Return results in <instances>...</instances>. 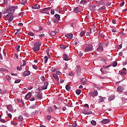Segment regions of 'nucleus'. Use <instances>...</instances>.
Returning a JSON list of instances; mask_svg holds the SVG:
<instances>
[{"label": "nucleus", "mask_w": 127, "mask_h": 127, "mask_svg": "<svg viewBox=\"0 0 127 127\" xmlns=\"http://www.w3.org/2000/svg\"><path fill=\"white\" fill-rule=\"evenodd\" d=\"M30 75V71H25L23 73V76L24 77H27V76H29Z\"/></svg>", "instance_id": "obj_12"}, {"label": "nucleus", "mask_w": 127, "mask_h": 127, "mask_svg": "<svg viewBox=\"0 0 127 127\" xmlns=\"http://www.w3.org/2000/svg\"><path fill=\"white\" fill-rule=\"evenodd\" d=\"M56 34H57V33H59V29H56L55 31Z\"/></svg>", "instance_id": "obj_59"}, {"label": "nucleus", "mask_w": 127, "mask_h": 127, "mask_svg": "<svg viewBox=\"0 0 127 127\" xmlns=\"http://www.w3.org/2000/svg\"><path fill=\"white\" fill-rule=\"evenodd\" d=\"M93 50V45L89 44L85 48L86 52H91Z\"/></svg>", "instance_id": "obj_7"}, {"label": "nucleus", "mask_w": 127, "mask_h": 127, "mask_svg": "<svg viewBox=\"0 0 127 127\" xmlns=\"http://www.w3.org/2000/svg\"><path fill=\"white\" fill-rule=\"evenodd\" d=\"M116 98V96L114 95H111L109 96V98H108L109 101H113V100H115Z\"/></svg>", "instance_id": "obj_17"}, {"label": "nucleus", "mask_w": 127, "mask_h": 127, "mask_svg": "<svg viewBox=\"0 0 127 127\" xmlns=\"http://www.w3.org/2000/svg\"><path fill=\"white\" fill-rule=\"evenodd\" d=\"M81 67L77 66V75L80 76L81 75Z\"/></svg>", "instance_id": "obj_13"}, {"label": "nucleus", "mask_w": 127, "mask_h": 127, "mask_svg": "<svg viewBox=\"0 0 127 127\" xmlns=\"http://www.w3.org/2000/svg\"><path fill=\"white\" fill-rule=\"evenodd\" d=\"M56 35V33L55 31H52L50 33V35L51 36H54V35Z\"/></svg>", "instance_id": "obj_44"}, {"label": "nucleus", "mask_w": 127, "mask_h": 127, "mask_svg": "<svg viewBox=\"0 0 127 127\" xmlns=\"http://www.w3.org/2000/svg\"><path fill=\"white\" fill-rule=\"evenodd\" d=\"M14 58H15V59H18V56H17V54H14Z\"/></svg>", "instance_id": "obj_62"}, {"label": "nucleus", "mask_w": 127, "mask_h": 127, "mask_svg": "<svg viewBox=\"0 0 127 127\" xmlns=\"http://www.w3.org/2000/svg\"><path fill=\"white\" fill-rule=\"evenodd\" d=\"M80 11V9H79V7H75L73 8V12L75 13H78Z\"/></svg>", "instance_id": "obj_18"}, {"label": "nucleus", "mask_w": 127, "mask_h": 127, "mask_svg": "<svg viewBox=\"0 0 127 127\" xmlns=\"http://www.w3.org/2000/svg\"><path fill=\"white\" fill-rule=\"evenodd\" d=\"M98 90H95L94 91H90L89 93V95L90 97H92L93 98H94V97H98Z\"/></svg>", "instance_id": "obj_3"}, {"label": "nucleus", "mask_w": 127, "mask_h": 127, "mask_svg": "<svg viewBox=\"0 0 127 127\" xmlns=\"http://www.w3.org/2000/svg\"><path fill=\"white\" fill-rule=\"evenodd\" d=\"M52 72H56V68L52 67L51 69Z\"/></svg>", "instance_id": "obj_58"}, {"label": "nucleus", "mask_w": 127, "mask_h": 127, "mask_svg": "<svg viewBox=\"0 0 127 127\" xmlns=\"http://www.w3.org/2000/svg\"><path fill=\"white\" fill-rule=\"evenodd\" d=\"M48 111L50 113H52V112H53L52 108H51V107L49 108L48 109Z\"/></svg>", "instance_id": "obj_53"}, {"label": "nucleus", "mask_w": 127, "mask_h": 127, "mask_svg": "<svg viewBox=\"0 0 127 127\" xmlns=\"http://www.w3.org/2000/svg\"><path fill=\"white\" fill-rule=\"evenodd\" d=\"M124 90H125V88H124V87L122 86H120L117 88V91L118 92H120V93H123Z\"/></svg>", "instance_id": "obj_11"}, {"label": "nucleus", "mask_w": 127, "mask_h": 127, "mask_svg": "<svg viewBox=\"0 0 127 127\" xmlns=\"http://www.w3.org/2000/svg\"><path fill=\"white\" fill-rule=\"evenodd\" d=\"M51 14H53V15L54 14V13H55V10L54 9L51 10Z\"/></svg>", "instance_id": "obj_56"}, {"label": "nucleus", "mask_w": 127, "mask_h": 127, "mask_svg": "<svg viewBox=\"0 0 127 127\" xmlns=\"http://www.w3.org/2000/svg\"><path fill=\"white\" fill-rule=\"evenodd\" d=\"M70 26L71 27H73V28H76V23H70Z\"/></svg>", "instance_id": "obj_33"}, {"label": "nucleus", "mask_w": 127, "mask_h": 127, "mask_svg": "<svg viewBox=\"0 0 127 127\" xmlns=\"http://www.w3.org/2000/svg\"><path fill=\"white\" fill-rule=\"evenodd\" d=\"M96 3L98 5H103V2H102L101 1H97Z\"/></svg>", "instance_id": "obj_39"}, {"label": "nucleus", "mask_w": 127, "mask_h": 127, "mask_svg": "<svg viewBox=\"0 0 127 127\" xmlns=\"http://www.w3.org/2000/svg\"><path fill=\"white\" fill-rule=\"evenodd\" d=\"M41 81H43V82H45V81H46V79H45V77H44V76H42L41 77Z\"/></svg>", "instance_id": "obj_45"}, {"label": "nucleus", "mask_w": 127, "mask_h": 127, "mask_svg": "<svg viewBox=\"0 0 127 127\" xmlns=\"http://www.w3.org/2000/svg\"><path fill=\"white\" fill-rule=\"evenodd\" d=\"M40 12H41V13H46V14H49V12L48 11H46L44 10V9H41L40 10Z\"/></svg>", "instance_id": "obj_24"}, {"label": "nucleus", "mask_w": 127, "mask_h": 127, "mask_svg": "<svg viewBox=\"0 0 127 127\" xmlns=\"http://www.w3.org/2000/svg\"><path fill=\"white\" fill-rule=\"evenodd\" d=\"M21 2V4H26L27 3V0H22Z\"/></svg>", "instance_id": "obj_27"}, {"label": "nucleus", "mask_w": 127, "mask_h": 127, "mask_svg": "<svg viewBox=\"0 0 127 127\" xmlns=\"http://www.w3.org/2000/svg\"><path fill=\"white\" fill-rule=\"evenodd\" d=\"M91 125H92V126H96L97 122H96V121H95V120H92L91 122Z\"/></svg>", "instance_id": "obj_36"}, {"label": "nucleus", "mask_w": 127, "mask_h": 127, "mask_svg": "<svg viewBox=\"0 0 127 127\" xmlns=\"http://www.w3.org/2000/svg\"><path fill=\"white\" fill-rule=\"evenodd\" d=\"M82 113L84 115H92L93 112L92 111H90L89 109H84L82 111Z\"/></svg>", "instance_id": "obj_6"}, {"label": "nucleus", "mask_w": 127, "mask_h": 127, "mask_svg": "<svg viewBox=\"0 0 127 127\" xmlns=\"http://www.w3.org/2000/svg\"><path fill=\"white\" fill-rule=\"evenodd\" d=\"M15 48H16V49L17 50V52H18V51H19V49L20 48V46L19 45L18 46H16Z\"/></svg>", "instance_id": "obj_48"}, {"label": "nucleus", "mask_w": 127, "mask_h": 127, "mask_svg": "<svg viewBox=\"0 0 127 127\" xmlns=\"http://www.w3.org/2000/svg\"><path fill=\"white\" fill-rule=\"evenodd\" d=\"M41 44V43L40 42H35L34 44V47L33 48V51H39Z\"/></svg>", "instance_id": "obj_1"}, {"label": "nucleus", "mask_w": 127, "mask_h": 127, "mask_svg": "<svg viewBox=\"0 0 127 127\" xmlns=\"http://www.w3.org/2000/svg\"><path fill=\"white\" fill-rule=\"evenodd\" d=\"M18 122L20 123H21V122H23V117H22L21 115H20L17 119Z\"/></svg>", "instance_id": "obj_20"}, {"label": "nucleus", "mask_w": 127, "mask_h": 127, "mask_svg": "<svg viewBox=\"0 0 127 127\" xmlns=\"http://www.w3.org/2000/svg\"><path fill=\"white\" fill-rule=\"evenodd\" d=\"M65 89L67 91H70L71 90V86H70V85L67 84L65 86Z\"/></svg>", "instance_id": "obj_26"}, {"label": "nucleus", "mask_w": 127, "mask_h": 127, "mask_svg": "<svg viewBox=\"0 0 127 127\" xmlns=\"http://www.w3.org/2000/svg\"><path fill=\"white\" fill-rule=\"evenodd\" d=\"M32 67H33V69H34L35 70H37V65L33 64Z\"/></svg>", "instance_id": "obj_52"}, {"label": "nucleus", "mask_w": 127, "mask_h": 127, "mask_svg": "<svg viewBox=\"0 0 127 127\" xmlns=\"http://www.w3.org/2000/svg\"><path fill=\"white\" fill-rule=\"evenodd\" d=\"M90 8L91 10H94V9H95V8H96V5H91L90 6Z\"/></svg>", "instance_id": "obj_30"}, {"label": "nucleus", "mask_w": 127, "mask_h": 127, "mask_svg": "<svg viewBox=\"0 0 127 127\" xmlns=\"http://www.w3.org/2000/svg\"><path fill=\"white\" fill-rule=\"evenodd\" d=\"M22 62H23L22 66H25V65H26V61H25V60H23Z\"/></svg>", "instance_id": "obj_55"}, {"label": "nucleus", "mask_w": 127, "mask_h": 127, "mask_svg": "<svg viewBox=\"0 0 127 127\" xmlns=\"http://www.w3.org/2000/svg\"><path fill=\"white\" fill-rule=\"evenodd\" d=\"M113 67H117L118 66V63L117 62H114L112 64Z\"/></svg>", "instance_id": "obj_32"}, {"label": "nucleus", "mask_w": 127, "mask_h": 127, "mask_svg": "<svg viewBox=\"0 0 127 127\" xmlns=\"http://www.w3.org/2000/svg\"><path fill=\"white\" fill-rule=\"evenodd\" d=\"M43 28L42 27H39V29L36 30L37 32H39V31H42L43 30Z\"/></svg>", "instance_id": "obj_41"}, {"label": "nucleus", "mask_w": 127, "mask_h": 127, "mask_svg": "<svg viewBox=\"0 0 127 127\" xmlns=\"http://www.w3.org/2000/svg\"><path fill=\"white\" fill-rule=\"evenodd\" d=\"M2 14H5L6 13H9L8 9H7V7L6 8H4L2 10Z\"/></svg>", "instance_id": "obj_15"}, {"label": "nucleus", "mask_w": 127, "mask_h": 127, "mask_svg": "<svg viewBox=\"0 0 127 127\" xmlns=\"http://www.w3.org/2000/svg\"><path fill=\"white\" fill-rule=\"evenodd\" d=\"M92 29H94V28H93V27L90 28V32H87L86 33V35H87V36H89V35H91V33H92Z\"/></svg>", "instance_id": "obj_23"}, {"label": "nucleus", "mask_w": 127, "mask_h": 127, "mask_svg": "<svg viewBox=\"0 0 127 127\" xmlns=\"http://www.w3.org/2000/svg\"><path fill=\"white\" fill-rule=\"evenodd\" d=\"M5 18L9 21V22H11V21H12L13 20V14L11 13H8L5 16Z\"/></svg>", "instance_id": "obj_2"}, {"label": "nucleus", "mask_w": 127, "mask_h": 127, "mask_svg": "<svg viewBox=\"0 0 127 127\" xmlns=\"http://www.w3.org/2000/svg\"><path fill=\"white\" fill-rule=\"evenodd\" d=\"M22 65H20V66H18L17 67V70L18 71H20V70H21V69H22Z\"/></svg>", "instance_id": "obj_40"}, {"label": "nucleus", "mask_w": 127, "mask_h": 127, "mask_svg": "<svg viewBox=\"0 0 127 127\" xmlns=\"http://www.w3.org/2000/svg\"><path fill=\"white\" fill-rule=\"evenodd\" d=\"M63 58L64 61H69V60H70V58H69V57L67 54H64L63 55Z\"/></svg>", "instance_id": "obj_9"}, {"label": "nucleus", "mask_w": 127, "mask_h": 127, "mask_svg": "<svg viewBox=\"0 0 127 127\" xmlns=\"http://www.w3.org/2000/svg\"><path fill=\"white\" fill-rule=\"evenodd\" d=\"M2 71V72H5L6 71V69L3 68H0V71Z\"/></svg>", "instance_id": "obj_50"}, {"label": "nucleus", "mask_w": 127, "mask_h": 127, "mask_svg": "<svg viewBox=\"0 0 127 127\" xmlns=\"http://www.w3.org/2000/svg\"><path fill=\"white\" fill-rule=\"evenodd\" d=\"M104 45H106V44L105 43H98V47L97 49V51H104V48H103Z\"/></svg>", "instance_id": "obj_4"}, {"label": "nucleus", "mask_w": 127, "mask_h": 127, "mask_svg": "<svg viewBox=\"0 0 127 127\" xmlns=\"http://www.w3.org/2000/svg\"><path fill=\"white\" fill-rule=\"evenodd\" d=\"M79 35L81 37H83V36H84V35H85V31H81L80 34Z\"/></svg>", "instance_id": "obj_34"}, {"label": "nucleus", "mask_w": 127, "mask_h": 127, "mask_svg": "<svg viewBox=\"0 0 127 127\" xmlns=\"http://www.w3.org/2000/svg\"><path fill=\"white\" fill-rule=\"evenodd\" d=\"M53 77L56 80H57V81H59V77L58 76V75H57V74H54Z\"/></svg>", "instance_id": "obj_25"}, {"label": "nucleus", "mask_w": 127, "mask_h": 127, "mask_svg": "<svg viewBox=\"0 0 127 127\" xmlns=\"http://www.w3.org/2000/svg\"><path fill=\"white\" fill-rule=\"evenodd\" d=\"M0 121L1 122V123H5V120L4 119H0Z\"/></svg>", "instance_id": "obj_63"}, {"label": "nucleus", "mask_w": 127, "mask_h": 127, "mask_svg": "<svg viewBox=\"0 0 127 127\" xmlns=\"http://www.w3.org/2000/svg\"><path fill=\"white\" fill-rule=\"evenodd\" d=\"M55 17H56V18H57V19H58V20H59L60 19V15L56 14L55 15Z\"/></svg>", "instance_id": "obj_31"}, {"label": "nucleus", "mask_w": 127, "mask_h": 127, "mask_svg": "<svg viewBox=\"0 0 127 127\" xmlns=\"http://www.w3.org/2000/svg\"><path fill=\"white\" fill-rule=\"evenodd\" d=\"M6 78L7 79V80H8V81H10V77H9V75H6Z\"/></svg>", "instance_id": "obj_54"}, {"label": "nucleus", "mask_w": 127, "mask_h": 127, "mask_svg": "<svg viewBox=\"0 0 127 127\" xmlns=\"http://www.w3.org/2000/svg\"><path fill=\"white\" fill-rule=\"evenodd\" d=\"M20 81H21V80H20V79H17V80H15L14 83L15 84H17L18 83H20Z\"/></svg>", "instance_id": "obj_46"}, {"label": "nucleus", "mask_w": 127, "mask_h": 127, "mask_svg": "<svg viewBox=\"0 0 127 127\" xmlns=\"http://www.w3.org/2000/svg\"><path fill=\"white\" fill-rule=\"evenodd\" d=\"M37 97L38 99H40V100H41L42 99V94L40 93H38L37 94Z\"/></svg>", "instance_id": "obj_29"}, {"label": "nucleus", "mask_w": 127, "mask_h": 127, "mask_svg": "<svg viewBox=\"0 0 127 127\" xmlns=\"http://www.w3.org/2000/svg\"><path fill=\"white\" fill-rule=\"evenodd\" d=\"M9 13L13 14L14 11H15V6H10L9 7H7Z\"/></svg>", "instance_id": "obj_5"}, {"label": "nucleus", "mask_w": 127, "mask_h": 127, "mask_svg": "<svg viewBox=\"0 0 127 127\" xmlns=\"http://www.w3.org/2000/svg\"><path fill=\"white\" fill-rule=\"evenodd\" d=\"M36 108H37V105L36 104H34L32 105H30V106L29 107V109H35Z\"/></svg>", "instance_id": "obj_22"}, {"label": "nucleus", "mask_w": 127, "mask_h": 127, "mask_svg": "<svg viewBox=\"0 0 127 127\" xmlns=\"http://www.w3.org/2000/svg\"><path fill=\"white\" fill-rule=\"evenodd\" d=\"M76 95H80V94H81V90L80 89H77L76 91Z\"/></svg>", "instance_id": "obj_38"}, {"label": "nucleus", "mask_w": 127, "mask_h": 127, "mask_svg": "<svg viewBox=\"0 0 127 127\" xmlns=\"http://www.w3.org/2000/svg\"><path fill=\"white\" fill-rule=\"evenodd\" d=\"M48 85H49V82H48V81H46L44 85L42 86V90H47Z\"/></svg>", "instance_id": "obj_8"}, {"label": "nucleus", "mask_w": 127, "mask_h": 127, "mask_svg": "<svg viewBox=\"0 0 127 127\" xmlns=\"http://www.w3.org/2000/svg\"><path fill=\"white\" fill-rule=\"evenodd\" d=\"M29 36H34V33L32 32H30L28 33Z\"/></svg>", "instance_id": "obj_37"}, {"label": "nucleus", "mask_w": 127, "mask_h": 127, "mask_svg": "<svg viewBox=\"0 0 127 127\" xmlns=\"http://www.w3.org/2000/svg\"><path fill=\"white\" fill-rule=\"evenodd\" d=\"M31 97V92H29L27 94V95L25 96V99H28Z\"/></svg>", "instance_id": "obj_21"}, {"label": "nucleus", "mask_w": 127, "mask_h": 127, "mask_svg": "<svg viewBox=\"0 0 127 127\" xmlns=\"http://www.w3.org/2000/svg\"><path fill=\"white\" fill-rule=\"evenodd\" d=\"M33 9H39L40 8V5L39 4H35V5L32 7Z\"/></svg>", "instance_id": "obj_16"}, {"label": "nucleus", "mask_w": 127, "mask_h": 127, "mask_svg": "<svg viewBox=\"0 0 127 127\" xmlns=\"http://www.w3.org/2000/svg\"><path fill=\"white\" fill-rule=\"evenodd\" d=\"M102 124H104V125H106L107 124H108V123H110V120L109 119H103L101 121Z\"/></svg>", "instance_id": "obj_14"}, {"label": "nucleus", "mask_w": 127, "mask_h": 127, "mask_svg": "<svg viewBox=\"0 0 127 127\" xmlns=\"http://www.w3.org/2000/svg\"><path fill=\"white\" fill-rule=\"evenodd\" d=\"M99 101L101 103H103V102H104V98L103 97H101V98H99Z\"/></svg>", "instance_id": "obj_43"}, {"label": "nucleus", "mask_w": 127, "mask_h": 127, "mask_svg": "<svg viewBox=\"0 0 127 127\" xmlns=\"http://www.w3.org/2000/svg\"><path fill=\"white\" fill-rule=\"evenodd\" d=\"M78 55L80 56V57H82V56H83V53L81 51L78 52Z\"/></svg>", "instance_id": "obj_51"}, {"label": "nucleus", "mask_w": 127, "mask_h": 127, "mask_svg": "<svg viewBox=\"0 0 127 127\" xmlns=\"http://www.w3.org/2000/svg\"><path fill=\"white\" fill-rule=\"evenodd\" d=\"M44 63L45 64L47 63V62L48 61V57L45 56L44 58Z\"/></svg>", "instance_id": "obj_28"}, {"label": "nucleus", "mask_w": 127, "mask_h": 127, "mask_svg": "<svg viewBox=\"0 0 127 127\" xmlns=\"http://www.w3.org/2000/svg\"><path fill=\"white\" fill-rule=\"evenodd\" d=\"M110 67H111V65H109L107 66H106V65L103 66L104 69H108V68H110Z\"/></svg>", "instance_id": "obj_49"}, {"label": "nucleus", "mask_w": 127, "mask_h": 127, "mask_svg": "<svg viewBox=\"0 0 127 127\" xmlns=\"http://www.w3.org/2000/svg\"><path fill=\"white\" fill-rule=\"evenodd\" d=\"M6 108L9 112H13V109H12V105H8L6 106Z\"/></svg>", "instance_id": "obj_10"}, {"label": "nucleus", "mask_w": 127, "mask_h": 127, "mask_svg": "<svg viewBox=\"0 0 127 127\" xmlns=\"http://www.w3.org/2000/svg\"><path fill=\"white\" fill-rule=\"evenodd\" d=\"M117 31V28H113L112 29V32H116Z\"/></svg>", "instance_id": "obj_57"}, {"label": "nucleus", "mask_w": 127, "mask_h": 127, "mask_svg": "<svg viewBox=\"0 0 127 127\" xmlns=\"http://www.w3.org/2000/svg\"><path fill=\"white\" fill-rule=\"evenodd\" d=\"M39 37H44L45 36V34H41L39 35Z\"/></svg>", "instance_id": "obj_60"}, {"label": "nucleus", "mask_w": 127, "mask_h": 127, "mask_svg": "<svg viewBox=\"0 0 127 127\" xmlns=\"http://www.w3.org/2000/svg\"><path fill=\"white\" fill-rule=\"evenodd\" d=\"M78 126V125L77 124H73L72 125L73 127H77Z\"/></svg>", "instance_id": "obj_64"}, {"label": "nucleus", "mask_w": 127, "mask_h": 127, "mask_svg": "<svg viewBox=\"0 0 127 127\" xmlns=\"http://www.w3.org/2000/svg\"><path fill=\"white\" fill-rule=\"evenodd\" d=\"M53 20L55 23H58L59 22V21L57 19H54Z\"/></svg>", "instance_id": "obj_47"}, {"label": "nucleus", "mask_w": 127, "mask_h": 127, "mask_svg": "<svg viewBox=\"0 0 127 127\" xmlns=\"http://www.w3.org/2000/svg\"><path fill=\"white\" fill-rule=\"evenodd\" d=\"M81 83H85L86 82H87V79L85 78H82L81 80Z\"/></svg>", "instance_id": "obj_35"}, {"label": "nucleus", "mask_w": 127, "mask_h": 127, "mask_svg": "<svg viewBox=\"0 0 127 127\" xmlns=\"http://www.w3.org/2000/svg\"><path fill=\"white\" fill-rule=\"evenodd\" d=\"M43 9H44V10H45L46 11H47L48 10H50V9H51V7L44 8Z\"/></svg>", "instance_id": "obj_42"}, {"label": "nucleus", "mask_w": 127, "mask_h": 127, "mask_svg": "<svg viewBox=\"0 0 127 127\" xmlns=\"http://www.w3.org/2000/svg\"><path fill=\"white\" fill-rule=\"evenodd\" d=\"M65 37L68 38V39H72V38H73V34H69L65 35Z\"/></svg>", "instance_id": "obj_19"}, {"label": "nucleus", "mask_w": 127, "mask_h": 127, "mask_svg": "<svg viewBox=\"0 0 127 127\" xmlns=\"http://www.w3.org/2000/svg\"><path fill=\"white\" fill-rule=\"evenodd\" d=\"M121 99L122 101H127V99L124 97H121Z\"/></svg>", "instance_id": "obj_61"}]
</instances>
